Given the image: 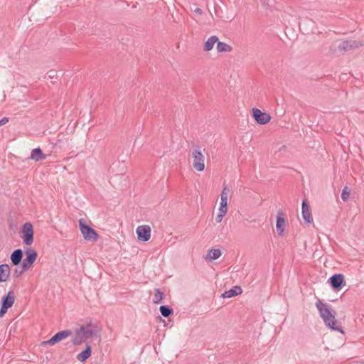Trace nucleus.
<instances>
[{"label":"nucleus","instance_id":"c85d7f7f","mask_svg":"<svg viewBox=\"0 0 364 364\" xmlns=\"http://www.w3.org/2000/svg\"><path fill=\"white\" fill-rule=\"evenodd\" d=\"M226 213L219 212L218 215H217L215 220L217 223H220L222 221L223 218L225 216Z\"/></svg>","mask_w":364,"mask_h":364},{"label":"nucleus","instance_id":"7ed1b4c3","mask_svg":"<svg viewBox=\"0 0 364 364\" xmlns=\"http://www.w3.org/2000/svg\"><path fill=\"white\" fill-rule=\"evenodd\" d=\"M192 146L195 147L192 151L193 158V167L198 171H203L205 168L204 160L205 157L201 152L200 146H196L194 142H191Z\"/></svg>","mask_w":364,"mask_h":364},{"label":"nucleus","instance_id":"393cba45","mask_svg":"<svg viewBox=\"0 0 364 364\" xmlns=\"http://www.w3.org/2000/svg\"><path fill=\"white\" fill-rule=\"evenodd\" d=\"M228 211V200L221 199L219 207V212L227 213Z\"/></svg>","mask_w":364,"mask_h":364},{"label":"nucleus","instance_id":"dca6fc26","mask_svg":"<svg viewBox=\"0 0 364 364\" xmlns=\"http://www.w3.org/2000/svg\"><path fill=\"white\" fill-rule=\"evenodd\" d=\"M92 355V347L90 344L87 343L85 349L77 355V360L85 362Z\"/></svg>","mask_w":364,"mask_h":364},{"label":"nucleus","instance_id":"f3484780","mask_svg":"<svg viewBox=\"0 0 364 364\" xmlns=\"http://www.w3.org/2000/svg\"><path fill=\"white\" fill-rule=\"evenodd\" d=\"M10 272L11 269L9 264H3L0 265V283L8 280Z\"/></svg>","mask_w":364,"mask_h":364},{"label":"nucleus","instance_id":"a878e982","mask_svg":"<svg viewBox=\"0 0 364 364\" xmlns=\"http://www.w3.org/2000/svg\"><path fill=\"white\" fill-rule=\"evenodd\" d=\"M350 191L347 186H345L341 193V198L343 201H346L349 198Z\"/></svg>","mask_w":364,"mask_h":364},{"label":"nucleus","instance_id":"473e14b6","mask_svg":"<svg viewBox=\"0 0 364 364\" xmlns=\"http://www.w3.org/2000/svg\"><path fill=\"white\" fill-rule=\"evenodd\" d=\"M222 192H225V193H228V195L229 194L230 189L228 185H224Z\"/></svg>","mask_w":364,"mask_h":364},{"label":"nucleus","instance_id":"412c9836","mask_svg":"<svg viewBox=\"0 0 364 364\" xmlns=\"http://www.w3.org/2000/svg\"><path fill=\"white\" fill-rule=\"evenodd\" d=\"M164 298V293L159 289L156 288L154 289V294L153 298V302L154 304H160Z\"/></svg>","mask_w":364,"mask_h":364},{"label":"nucleus","instance_id":"0eeeda50","mask_svg":"<svg viewBox=\"0 0 364 364\" xmlns=\"http://www.w3.org/2000/svg\"><path fill=\"white\" fill-rule=\"evenodd\" d=\"M328 282L335 291H340L346 285L344 276L342 274L332 275Z\"/></svg>","mask_w":364,"mask_h":364},{"label":"nucleus","instance_id":"f257e3e1","mask_svg":"<svg viewBox=\"0 0 364 364\" xmlns=\"http://www.w3.org/2000/svg\"><path fill=\"white\" fill-rule=\"evenodd\" d=\"M316 306L328 328L333 331H338L342 334L345 333L341 326L336 320V313L326 304L323 303L318 299L316 303Z\"/></svg>","mask_w":364,"mask_h":364},{"label":"nucleus","instance_id":"2eb2a0df","mask_svg":"<svg viewBox=\"0 0 364 364\" xmlns=\"http://www.w3.org/2000/svg\"><path fill=\"white\" fill-rule=\"evenodd\" d=\"M47 158V155L43 153L42 149L40 147L33 149L31 151L30 159L33 160L35 161H40L46 159Z\"/></svg>","mask_w":364,"mask_h":364},{"label":"nucleus","instance_id":"9b49d317","mask_svg":"<svg viewBox=\"0 0 364 364\" xmlns=\"http://www.w3.org/2000/svg\"><path fill=\"white\" fill-rule=\"evenodd\" d=\"M362 46H363V43H361L359 41H356L355 40H348V41H344L341 42L340 43V45L338 46V48L339 50L348 51V50L357 48Z\"/></svg>","mask_w":364,"mask_h":364},{"label":"nucleus","instance_id":"aec40b11","mask_svg":"<svg viewBox=\"0 0 364 364\" xmlns=\"http://www.w3.org/2000/svg\"><path fill=\"white\" fill-rule=\"evenodd\" d=\"M218 41V38L216 36H210L208 38L204 44V50L210 51L213 49V46Z\"/></svg>","mask_w":364,"mask_h":364},{"label":"nucleus","instance_id":"c756f323","mask_svg":"<svg viewBox=\"0 0 364 364\" xmlns=\"http://www.w3.org/2000/svg\"><path fill=\"white\" fill-rule=\"evenodd\" d=\"M9 117H4V118L1 119H0V126L6 124V123L9 122Z\"/></svg>","mask_w":364,"mask_h":364},{"label":"nucleus","instance_id":"7c9ffc66","mask_svg":"<svg viewBox=\"0 0 364 364\" xmlns=\"http://www.w3.org/2000/svg\"><path fill=\"white\" fill-rule=\"evenodd\" d=\"M193 12L198 15H202L203 14V10L198 7L196 8L193 10Z\"/></svg>","mask_w":364,"mask_h":364},{"label":"nucleus","instance_id":"2f4dec72","mask_svg":"<svg viewBox=\"0 0 364 364\" xmlns=\"http://www.w3.org/2000/svg\"><path fill=\"white\" fill-rule=\"evenodd\" d=\"M228 193H225V192H221L220 200L223 199V200H228Z\"/></svg>","mask_w":364,"mask_h":364},{"label":"nucleus","instance_id":"6e6552de","mask_svg":"<svg viewBox=\"0 0 364 364\" xmlns=\"http://www.w3.org/2000/svg\"><path fill=\"white\" fill-rule=\"evenodd\" d=\"M252 112L254 119L259 124H266L271 119V117L269 114L262 112L260 109L257 108H253Z\"/></svg>","mask_w":364,"mask_h":364},{"label":"nucleus","instance_id":"4468645a","mask_svg":"<svg viewBox=\"0 0 364 364\" xmlns=\"http://www.w3.org/2000/svg\"><path fill=\"white\" fill-rule=\"evenodd\" d=\"M15 301V296L12 291H9L6 295H4L1 300V304L7 307L11 308Z\"/></svg>","mask_w":364,"mask_h":364},{"label":"nucleus","instance_id":"20e7f679","mask_svg":"<svg viewBox=\"0 0 364 364\" xmlns=\"http://www.w3.org/2000/svg\"><path fill=\"white\" fill-rule=\"evenodd\" d=\"M79 226L80 232L85 240L92 242H95L97 240L99 235L97 232L90 225L84 223L82 220H80Z\"/></svg>","mask_w":364,"mask_h":364},{"label":"nucleus","instance_id":"4be33fe9","mask_svg":"<svg viewBox=\"0 0 364 364\" xmlns=\"http://www.w3.org/2000/svg\"><path fill=\"white\" fill-rule=\"evenodd\" d=\"M216 48L218 52H231L232 50V48L230 45L218 41L217 42Z\"/></svg>","mask_w":364,"mask_h":364},{"label":"nucleus","instance_id":"9d476101","mask_svg":"<svg viewBox=\"0 0 364 364\" xmlns=\"http://www.w3.org/2000/svg\"><path fill=\"white\" fill-rule=\"evenodd\" d=\"M26 258L23 260L22 265L24 269H28L34 263L37 257V252L33 249H27L26 250Z\"/></svg>","mask_w":364,"mask_h":364},{"label":"nucleus","instance_id":"1a4fd4ad","mask_svg":"<svg viewBox=\"0 0 364 364\" xmlns=\"http://www.w3.org/2000/svg\"><path fill=\"white\" fill-rule=\"evenodd\" d=\"M136 233L139 240L146 242L151 237V228L146 225H140L136 228Z\"/></svg>","mask_w":364,"mask_h":364},{"label":"nucleus","instance_id":"bb28decb","mask_svg":"<svg viewBox=\"0 0 364 364\" xmlns=\"http://www.w3.org/2000/svg\"><path fill=\"white\" fill-rule=\"evenodd\" d=\"M27 269H24L23 268V266L22 265V267L21 268H19V267H16L14 270V274H13V276L15 278H18V277H20L24 272H26Z\"/></svg>","mask_w":364,"mask_h":364},{"label":"nucleus","instance_id":"72a5a7b5","mask_svg":"<svg viewBox=\"0 0 364 364\" xmlns=\"http://www.w3.org/2000/svg\"><path fill=\"white\" fill-rule=\"evenodd\" d=\"M286 149V146H282L281 148H279V151L284 150Z\"/></svg>","mask_w":364,"mask_h":364},{"label":"nucleus","instance_id":"5701e85b","mask_svg":"<svg viewBox=\"0 0 364 364\" xmlns=\"http://www.w3.org/2000/svg\"><path fill=\"white\" fill-rule=\"evenodd\" d=\"M159 311L161 314L164 317H169L171 315L173 314V310L171 307L166 305H163L159 307Z\"/></svg>","mask_w":364,"mask_h":364},{"label":"nucleus","instance_id":"a211bd4d","mask_svg":"<svg viewBox=\"0 0 364 364\" xmlns=\"http://www.w3.org/2000/svg\"><path fill=\"white\" fill-rule=\"evenodd\" d=\"M242 290L240 286H234L230 290L225 291L223 294V298H231L242 294Z\"/></svg>","mask_w":364,"mask_h":364},{"label":"nucleus","instance_id":"423d86ee","mask_svg":"<svg viewBox=\"0 0 364 364\" xmlns=\"http://www.w3.org/2000/svg\"><path fill=\"white\" fill-rule=\"evenodd\" d=\"M22 238L26 245H31L33 242V228L30 223H26L22 227Z\"/></svg>","mask_w":364,"mask_h":364},{"label":"nucleus","instance_id":"6ab92c4d","mask_svg":"<svg viewBox=\"0 0 364 364\" xmlns=\"http://www.w3.org/2000/svg\"><path fill=\"white\" fill-rule=\"evenodd\" d=\"M23 257V252L21 249L15 250L11 255V260L14 265L17 266L20 264Z\"/></svg>","mask_w":364,"mask_h":364},{"label":"nucleus","instance_id":"ddd939ff","mask_svg":"<svg viewBox=\"0 0 364 364\" xmlns=\"http://www.w3.org/2000/svg\"><path fill=\"white\" fill-rule=\"evenodd\" d=\"M302 217L304 221L309 224L312 221V216L308 203L306 199L302 201Z\"/></svg>","mask_w":364,"mask_h":364},{"label":"nucleus","instance_id":"39448f33","mask_svg":"<svg viewBox=\"0 0 364 364\" xmlns=\"http://www.w3.org/2000/svg\"><path fill=\"white\" fill-rule=\"evenodd\" d=\"M72 335L71 330H63L56 333L54 336H53L48 341H44L42 343L43 346H54L57 343L61 341L63 339H65L68 336Z\"/></svg>","mask_w":364,"mask_h":364},{"label":"nucleus","instance_id":"f03ea898","mask_svg":"<svg viewBox=\"0 0 364 364\" xmlns=\"http://www.w3.org/2000/svg\"><path fill=\"white\" fill-rule=\"evenodd\" d=\"M97 333L96 327L90 322L75 329L71 342L74 346H80L86 342L88 338L96 336Z\"/></svg>","mask_w":364,"mask_h":364},{"label":"nucleus","instance_id":"cd10ccee","mask_svg":"<svg viewBox=\"0 0 364 364\" xmlns=\"http://www.w3.org/2000/svg\"><path fill=\"white\" fill-rule=\"evenodd\" d=\"M9 308L3 306L1 304V308H0V317H2L5 315V314L7 312Z\"/></svg>","mask_w":364,"mask_h":364},{"label":"nucleus","instance_id":"f8f14e48","mask_svg":"<svg viewBox=\"0 0 364 364\" xmlns=\"http://www.w3.org/2000/svg\"><path fill=\"white\" fill-rule=\"evenodd\" d=\"M286 226V220L284 217V213L282 211H278L276 221V228L279 236L284 235Z\"/></svg>","mask_w":364,"mask_h":364},{"label":"nucleus","instance_id":"b1692460","mask_svg":"<svg viewBox=\"0 0 364 364\" xmlns=\"http://www.w3.org/2000/svg\"><path fill=\"white\" fill-rule=\"evenodd\" d=\"M220 255L221 251L219 249H210L207 254V258L215 260L218 259Z\"/></svg>","mask_w":364,"mask_h":364}]
</instances>
